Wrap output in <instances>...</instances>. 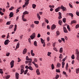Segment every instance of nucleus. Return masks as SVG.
I'll return each mask as SVG.
<instances>
[{
	"mask_svg": "<svg viewBox=\"0 0 79 79\" xmlns=\"http://www.w3.org/2000/svg\"><path fill=\"white\" fill-rule=\"evenodd\" d=\"M30 37L31 40H33V39H34V38L35 37V33H33L32 35L30 36Z\"/></svg>",
	"mask_w": 79,
	"mask_h": 79,
	"instance_id": "nucleus-1",
	"label": "nucleus"
},
{
	"mask_svg": "<svg viewBox=\"0 0 79 79\" xmlns=\"http://www.w3.org/2000/svg\"><path fill=\"white\" fill-rule=\"evenodd\" d=\"M14 62H15V61H14L13 60H12L10 63L11 66L10 68H13V66H14Z\"/></svg>",
	"mask_w": 79,
	"mask_h": 79,
	"instance_id": "nucleus-2",
	"label": "nucleus"
},
{
	"mask_svg": "<svg viewBox=\"0 0 79 79\" xmlns=\"http://www.w3.org/2000/svg\"><path fill=\"white\" fill-rule=\"evenodd\" d=\"M60 8H61L62 10L63 11H66V8L65 7H64L62 5L61 6V7H60Z\"/></svg>",
	"mask_w": 79,
	"mask_h": 79,
	"instance_id": "nucleus-3",
	"label": "nucleus"
},
{
	"mask_svg": "<svg viewBox=\"0 0 79 79\" xmlns=\"http://www.w3.org/2000/svg\"><path fill=\"white\" fill-rule=\"evenodd\" d=\"M10 42V41H9V40H6L4 42V44L5 45H8Z\"/></svg>",
	"mask_w": 79,
	"mask_h": 79,
	"instance_id": "nucleus-4",
	"label": "nucleus"
},
{
	"mask_svg": "<svg viewBox=\"0 0 79 79\" xmlns=\"http://www.w3.org/2000/svg\"><path fill=\"white\" fill-rule=\"evenodd\" d=\"M27 53V49L25 48L23 51V55H25Z\"/></svg>",
	"mask_w": 79,
	"mask_h": 79,
	"instance_id": "nucleus-5",
	"label": "nucleus"
},
{
	"mask_svg": "<svg viewBox=\"0 0 79 79\" xmlns=\"http://www.w3.org/2000/svg\"><path fill=\"white\" fill-rule=\"evenodd\" d=\"M14 15V14L13 13V12H11L10 13L9 15V18H11L13 16V15Z\"/></svg>",
	"mask_w": 79,
	"mask_h": 79,
	"instance_id": "nucleus-6",
	"label": "nucleus"
},
{
	"mask_svg": "<svg viewBox=\"0 0 79 79\" xmlns=\"http://www.w3.org/2000/svg\"><path fill=\"white\" fill-rule=\"evenodd\" d=\"M36 73L37 75H40V72H39V69H37L36 70Z\"/></svg>",
	"mask_w": 79,
	"mask_h": 79,
	"instance_id": "nucleus-7",
	"label": "nucleus"
},
{
	"mask_svg": "<svg viewBox=\"0 0 79 79\" xmlns=\"http://www.w3.org/2000/svg\"><path fill=\"white\" fill-rule=\"evenodd\" d=\"M55 28H56V25L55 24H53L52 26L51 29L52 30H53V29H54Z\"/></svg>",
	"mask_w": 79,
	"mask_h": 79,
	"instance_id": "nucleus-8",
	"label": "nucleus"
},
{
	"mask_svg": "<svg viewBox=\"0 0 79 79\" xmlns=\"http://www.w3.org/2000/svg\"><path fill=\"white\" fill-rule=\"evenodd\" d=\"M63 30L64 32L65 33H67L68 32V31L67 30V29H66V27H63Z\"/></svg>",
	"mask_w": 79,
	"mask_h": 79,
	"instance_id": "nucleus-9",
	"label": "nucleus"
},
{
	"mask_svg": "<svg viewBox=\"0 0 79 79\" xmlns=\"http://www.w3.org/2000/svg\"><path fill=\"white\" fill-rule=\"evenodd\" d=\"M25 5H28V4H29V0H25Z\"/></svg>",
	"mask_w": 79,
	"mask_h": 79,
	"instance_id": "nucleus-10",
	"label": "nucleus"
},
{
	"mask_svg": "<svg viewBox=\"0 0 79 79\" xmlns=\"http://www.w3.org/2000/svg\"><path fill=\"white\" fill-rule=\"evenodd\" d=\"M60 7H57L56 9L55 10V11L56 12H58L60 11Z\"/></svg>",
	"mask_w": 79,
	"mask_h": 79,
	"instance_id": "nucleus-11",
	"label": "nucleus"
},
{
	"mask_svg": "<svg viewBox=\"0 0 79 79\" xmlns=\"http://www.w3.org/2000/svg\"><path fill=\"white\" fill-rule=\"evenodd\" d=\"M18 77H19V73H15V77L17 79H18Z\"/></svg>",
	"mask_w": 79,
	"mask_h": 79,
	"instance_id": "nucleus-12",
	"label": "nucleus"
},
{
	"mask_svg": "<svg viewBox=\"0 0 79 79\" xmlns=\"http://www.w3.org/2000/svg\"><path fill=\"white\" fill-rule=\"evenodd\" d=\"M65 64V63H64V61L62 62V68H64V66Z\"/></svg>",
	"mask_w": 79,
	"mask_h": 79,
	"instance_id": "nucleus-13",
	"label": "nucleus"
},
{
	"mask_svg": "<svg viewBox=\"0 0 79 79\" xmlns=\"http://www.w3.org/2000/svg\"><path fill=\"white\" fill-rule=\"evenodd\" d=\"M23 15H28L29 12L27 11H25L23 13Z\"/></svg>",
	"mask_w": 79,
	"mask_h": 79,
	"instance_id": "nucleus-14",
	"label": "nucleus"
},
{
	"mask_svg": "<svg viewBox=\"0 0 79 79\" xmlns=\"http://www.w3.org/2000/svg\"><path fill=\"white\" fill-rule=\"evenodd\" d=\"M15 28L14 29V31L15 32L16 31V29H17V25L16 24L15 25Z\"/></svg>",
	"mask_w": 79,
	"mask_h": 79,
	"instance_id": "nucleus-15",
	"label": "nucleus"
},
{
	"mask_svg": "<svg viewBox=\"0 0 79 79\" xmlns=\"http://www.w3.org/2000/svg\"><path fill=\"white\" fill-rule=\"evenodd\" d=\"M37 16L39 20H40V16L39 14H37Z\"/></svg>",
	"mask_w": 79,
	"mask_h": 79,
	"instance_id": "nucleus-16",
	"label": "nucleus"
},
{
	"mask_svg": "<svg viewBox=\"0 0 79 79\" xmlns=\"http://www.w3.org/2000/svg\"><path fill=\"white\" fill-rule=\"evenodd\" d=\"M34 44L35 46V47H37V41H35L34 42Z\"/></svg>",
	"mask_w": 79,
	"mask_h": 79,
	"instance_id": "nucleus-17",
	"label": "nucleus"
},
{
	"mask_svg": "<svg viewBox=\"0 0 79 79\" xmlns=\"http://www.w3.org/2000/svg\"><path fill=\"white\" fill-rule=\"evenodd\" d=\"M76 73L77 74H78L79 73V68L76 69Z\"/></svg>",
	"mask_w": 79,
	"mask_h": 79,
	"instance_id": "nucleus-18",
	"label": "nucleus"
},
{
	"mask_svg": "<svg viewBox=\"0 0 79 79\" xmlns=\"http://www.w3.org/2000/svg\"><path fill=\"white\" fill-rule=\"evenodd\" d=\"M62 21L61 20H59L58 22V23L60 26H61V23H62Z\"/></svg>",
	"mask_w": 79,
	"mask_h": 79,
	"instance_id": "nucleus-19",
	"label": "nucleus"
},
{
	"mask_svg": "<svg viewBox=\"0 0 79 79\" xmlns=\"http://www.w3.org/2000/svg\"><path fill=\"white\" fill-rule=\"evenodd\" d=\"M32 62V61H27L26 60L25 61L26 64H27V63H31Z\"/></svg>",
	"mask_w": 79,
	"mask_h": 79,
	"instance_id": "nucleus-20",
	"label": "nucleus"
},
{
	"mask_svg": "<svg viewBox=\"0 0 79 79\" xmlns=\"http://www.w3.org/2000/svg\"><path fill=\"white\" fill-rule=\"evenodd\" d=\"M76 23V21L75 20H73L71 22V24H74V23Z\"/></svg>",
	"mask_w": 79,
	"mask_h": 79,
	"instance_id": "nucleus-21",
	"label": "nucleus"
},
{
	"mask_svg": "<svg viewBox=\"0 0 79 79\" xmlns=\"http://www.w3.org/2000/svg\"><path fill=\"white\" fill-rule=\"evenodd\" d=\"M32 7L33 8H35V7H36V5H35V4H33L32 5Z\"/></svg>",
	"mask_w": 79,
	"mask_h": 79,
	"instance_id": "nucleus-22",
	"label": "nucleus"
},
{
	"mask_svg": "<svg viewBox=\"0 0 79 79\" xmlns=\"http://www.w3.org/2000/svg\"><path fill=\"white\" fill-rule=\"evenodd\" d=\"M28 69H30V70H31V71H32V70H33V69L32 68V67H31V66H29V67Z\"/></svg>",
	"mask_w": 79,
	"mask_h": 79,
	"instance_id": "nucleus-23",
	"label": "nucleus"
},
{
	"mask_svg": "<svg viewBox=\"0 0 79 79\" xmlns=\"http://www.w3.org/2000/svg\"><path fill=\"white\" fill-rule=\"evenodd\" d=\"M69 16H71V17H72V18H73V14L72 13H69Z\"/></svg>",
	"mask_w": 79,
	"mask_h": 79,
	"instance_id": "nucleus-24",
	"label": "nucleus"
},
{
	"mask_svg": "<svg viewBox=\"0 0 79 79\" xmlns=\"http://www.w3.org/2000/svg\"><path fill=\"white\" fill-rule=\"evenodd\" d=\"M60 53H63V48H61L60 49Z\"/></svg>",
	"mask_w": 79,
	"mask_h": 79,
	"instance_id": "nucleus-25",
	"label": "nucleus"
},
{
	"mask_svg": "<svg viewBox=\"0 0 79 79\" xmlns=\"http://www.w3.org/2000/svg\"><path fill=\"white\" fill-rule=\"evenodd\" d=\"M66 18H64L62 20L63 22H64V23H66Z\"/></svg>",
	"mask_w": 79,
	"mask_h": 79,
	"instance_id": "nucleus-26",
	"label": "nucleus"
},
{
	"mask_svg": "<svg viewBox=\"0 0 79 79\" xmlns=\"http://www.w3.org/2000/svg\"><path fill=\"white\" fill-rule=\"evenodd\" d=\"M34 23L35 24H38L39 23V21H35Z\"/></svg>",
	"mask_w": 79,
	"mask_h": 79,
	"instance_id": "nucleus-27",
	"label": "nucleus"
},
{
	"mask_svg": "<svg viewBox=\"0 0 79 79\" xmlns=\"http://www.w3.org/2000/svg\"><path fill=\"white\" fill-rule=\"evenodd\" d=\"M51 66L52 69H53L54 68H55V66H54V65H53V64H52L51 65Z\"/></svg>",
	"mask_w": 79,
	"mask_h": 79,
	"instance_id": "nucleus-28",
	"label": "nucleus"
},
{
	"mask_svg": "<svg viewBox=\"0 0 79 79\" xmlns=\"http://www.w3.org/2000/svg\"><path fill=\"white\" fill-rule=\"evenodd\" d=\"M59 58H60V59H62L63 58V56L62 54H60V56H59Z\"/></svg>",
	"mask_w": 79,
	"mask_h": 79,
	"instance_id": "nucleus-29",
	"label": "nucleus"
},
{
	"mask_svg": "<svg viewBox=\"0 0 79 79\" xmlns=\"http://www.w3.org/2000/svg\"><path fill=\"white\" fill-rule=\"evenodd\" d=\"M67 28L68 29L69 31H70V28H69V25H68L67 26Z\"/></svg>",
	"mask_w": 79,
	"mask_h": 79,
	"instance_id": "nucleus-30",
	"label": "nucleus"
},
{
	"mask_svg": "<svg viewBox=\"0 0 79 79\" xmlns=\"http://www.w3.org/2000/svg\"><path fill=\"white\" fill-rule=\"evenodd\" d=\"M44 19L45 20V21L46 22V23L47 24H48V23H49V22L48 21V20L46 19Z\"/></svg>",
	"mask_w": 79,
	"mask_h": 79,
	"instance_id": "nucleus-31",
	"label": "nucleus"
},
{
	"mask_svg": "<svg viewBox=\"0 0 79 79\" xmlns=\"http://www.w3.org/2000/svg\"><path fill=\"white\" fill-rule=\"evenodd\" d=\"M28 71V70L27 69H26V70H25L24 72V74H26V73H27Z\"/></svg>",
	"mask_w": 79,
	"mask_h": 79,
	"instance_id": "nucleus-32",
	"label": "nucleus"
},
{
	"mask_svg": "<svg viewBox=\"0 0 79 79\" xmlns=\"http://www.w3.org/2000/svg\"><path fill=\"white\" fill-rule=\"evenodd\" d=\"M60 66H61V64L60 63H58L57 65V67H60Z\"/></svg>",
	"mask_w": 79,
	"mask_h": 79,
	"instance_id": "nucleus-33",
	"label": "nucleus"
},
{
	"mask_svg": "<svg viewBox=\"0 0 79 79\" xmlns=\"http://www.w3.org/2000/svg\"><path fill=\"white\" fill-rule=\"evenodd\" d=\"M56 34L57 35H60V31H57L56 32Z\"/></svg>",
	"mask_w": 79,
	"mask_h": 79,
	"instance_id": "nucleus-34",
	"label": "nucleus"
},
{
	"mask_svg": "<svg viewBox=\"0 0 79 79\" xmlns=\"http://www.w3.org/2000/svg\"><path fill=\"white\" fill-rule=\"evenodd\" d=\"M41 41L42 44H44V40H43L42 38H41Z\"/></svg>",
	"mask_w": 79,
	"mask_h": 79,
	"instance_id": "nucleus-35",
	"label": "nucleus"
},
{
	"mask_svg": "<svg viewBox=\"0 0 79 79\" xmlns=\"http://www.w3.org/2000/svg\"><path fill=\"white\" fill-rule=\"evenodd\" d=\"M60 77V76L58 75H57L56 76V79H58V78Z\"/></svg>",
	"mask_w": 79,
	"mask_h": 79,
	"instance_id": "nucleus-36",
	"label": "nucleus"
},
{
	"mask_svg": "<svg viewBox=\"0 0 79 79\" xmlns=\"http://www.w3.org/2000/svg\"><path fill=\"white\" fill-rule=\"evenodd\" d=\"M0 74H3V70L2 69H0Z\"/></svg>",
	"mask_w": 79,
	"mask_h": 79,
	"instance_id": "nucleus-37",
	"label": "nucleus"
},
{
	"mask_svg": "<svg viewBox=\"0 0 79 79\" xmlns=\"http://www.w3.org/2000/svg\"><path fill=\"white\" fill-rule=\"evenodd\" d=\"M71 58H72V59L73 60H74V58H75V57H74V55H73L72 56Z\"/></svg>",
	"mask_w": 79,
	"mask_h": 79,
	"instance_id": "nucleus-38",
	"label": "nucleus"
},
{
	"mask_svg": "<svg viewBox=\"0 0 79 79\" xmlns=\"http://www.w3.org/2000/svg\"><path fill=\"white\" fill-rule=\"evenodd\" d=\"M76 29H77L78 27H79V25L78 24H77L75 26Z\"/></svg>",
	"mask_w": 79,
	"mask_h": 79,
	"instance_id": "nucleus-39",
	"label": "nucleus"
},
{
	"mask_svg": "<svg viewBox=\"0 0 79 79\" xmlns=\"http://www.w3.org/2000/svg\"><path fill=\"white\" fill-rule=\"evenodd\" d=\"M10 75H8L6 77V79H9V78H10Z\"/></svg>",
	"mask_w": 79,
	"mask_h": 79,
	"instance_id": "nucleus-40",
	"label": "nucleus"
},
{
	"mask_svg": "<svg viewBox=\"0 0 79 79\" xmlns=\"http://www.w3.org/2000/svg\"><path fill=\"white\" fill-rule=\"evenodd\" d=\"M56 71L57 73H60V69H56Z\"/></svg>",
	"mask_w": 79,
	"mask_h": 79,
	"instance_id": "nucleus-41",
	"label": "nucleus"
},
{
	"mask_svg": "<svg viewBox=\"0 0 79 79\" xmlns=\"http://www.w3.org/2000/svg\"><path fill=\"white\" fill-rule=\"evenodd\" d=\"M23 35H21L20 36H19V37L20 38V39H21V40L22 39V38H23Z\"/></svg>",
	"mask_w": 79,
	"mask_h": 79,
	"instance_id": "nucleus-42",
	"label": "nucleus"
},
{
	"mask_svg": "<svg viewBox=\"0 0 79 79\" xmlns=\"http://www.w3.org/2000/svg\"><path fill=\"white\" fill-rule=\"evenodd\" d=\"M51 54H52V53L49 52H48V56H50Z\"/></svg>",
	"mask_w": 79,
	"mask_h": 79,
	"instance_id": "nucleus-43",
	"label": "nucleus"
},
{
	"mask_svg": "<svg viewBox=\"0 0 79 79\" xmlns=\"http://www.w3.org/2000/svg\"><path fill=\"white\" fill-rule=\"evenodd\" d=\"M53 50H55V51H56V52H57L58 51V50H57V49L56 48H53Z\"/></svg>",
	"mask_w": 79,
	"mask_h": 79,
	"instance_id": "nucleus-44",
	"label": "nucleus"
},
{
	"mask_svg": "<svg viewBox=\"0 0 79 79\" xmlns=\"http://www.w3.org/2000/svg\"><path fill=\"white\" fill-rule=\"evenodd\" d=\"M6 24H7V25H10V22H7Z\"/></svg>",
	"mask_w": 79,
	"mask_h": 79,
	"instance_id": "nucleus-45",
	"label": "nucleus"
},
{
	"mask_svg": "<svg viewBox=\"0 0 79 79\" xmlns=\"http://www.w3.org/2000/svg\"><path fill=\"white\" fill-rule=\"evenodd\" d=\"M0 15H1V16H3V15H4V13L3 12H2V11H0Z\"/></svg>",
	"mask_w": 79,
	"mask_h": 79,
	"instance_id": "nucleus-46",
	"label": "nucleus"
},
{
	"mask_svg": "<svg viewBox=\"0 0 79 79\" xmlns=\"http://www.w3.org/2000/svg\"><path fill=\"white\" fill-rule=\"evenodd\" d=\"M9 55H10V52H8V53H7L6 54V56H8Z\"/></svg>",
	"mask_w": 79,
	"mask_h": 79,
	"instance_id": "nucleus-47",
	"label": "nucleus"
},
{
	"mask_svg": "<svg viewBox=\"0 0 79 79\" xmlns=\"http://www.w3.org/2000/svg\"><path fill=\"white\" fill-rule=\"evenodd\" d=\"M18 62H20V61H21V59H20V58L19 57L18 58Z\"/></svg>",
	"mask_w": 79,
	"mask_h": 79,
	"instance_id": "nucleus-48",
	"label": "nucleus"
},
{
	"mask_svg": "<svg viewBox=\"0 0 79 79\" xmlns=\"http://www.w3.org/2000/svg\"><path fill=\"white\" fill-rule=\"evenodd\" d=\"M6 36V35H3L2 36V38H5V37Z\"/></svg>",
	"mask_w": 79,
	"mask_h": 79,
	"instance_id": "nucleus-49",
	"label": "nucleus"
},
{
	"mask_svg": "<svg viewBox=\"0 0 79 79\" xmlns=\"http://www.w3.org/2000/svg\"><path fill=\"white\" fill-rule=\"evenodd\" d=\"M79 55H77V57H76V59L77 60H79Z\"/></svg>",
	"mask_w": 79,
	"mask_h": 79,
	"instance_id": "nucleus-50",
	"label": "nucleus"
},
{
	"mask_svg": "<svg viewBox=\"0 0 79 79\" xmlns=\"http://www.w3.org/2000/svg\"><path fill=\"white\" fill-rule=\"evenodd\" d=\"M76 14L77 16H79V12H76Z\"/></svg>",
	"mask_w": 79,
	"mask_h": 79,
	"instance_id": "nucleus-51",
	"label": "nucleus"
},
{
	"mask_svg": "<svg viewBox=\"0 0 79 79\" xmlns=\"http://www.w3.org/2000/svg\"><path fill=\"white\" fill-rule=\"evenodd\" d=\"M31 27H32L33 28H34V25L32 24L31 25Z\"/></svg>",
	"mask_w": 79,
	"mask_h": 79,
	"instance_id": "nucleus-52",
	"label": "nucleus"
},
{
	"mask_svg": "<svg viewBox=\"0 0 79 79\" xmlns=\"http://www.w3.org/2000/svg\"><path fill=\"white\" fill-rule=\"evenodd\" d=\"M62 18V17L61 16H59L58 17V19H60Z\"/></svg>",
	"mask_w": 79,
	"mask_h": 79,
	"instance_id": "nucleus-53",
	"label": "nucleus"
},
{
	"mask_svg": "<svg viewBox=\"0 0 79 79\" xmlns=\"http://www.w3.org/2000/svg\"><path fill=\"white\" fill-rule=\"evenodd\" d=\"M69 6H70L71 8H73V6L71 4L69 3Z\"/></svg>",
	"mask_w": 79,
	"mask_h": 79,
	"instance_id": "nucleus-54",
	"label": "nucleus"
},
{
	"mask_svg": "<svg viewBox=\"0 0 79 79\" xmlns=\"http://www.w3.org/2000/svg\"><path fill=\"white\" fill-rule=\"evenodd\" d=\"M13 27V25H11L10 26L9 28H10V29H11V28H12Z\"/></svg>",
	"mask_w": 79,
	"mask_h": 79,
	"instance_id": "nucleus-55",
	"label": "nucleus"
},
{
	"mask_svg": "<svg viewBox=\"0 0 79 79\" xmlns=\"http://www.w3.org/2000/svg\"><path fill=\"white\" fill-rule=\"evenodd\" d=\"M40 37V34L39 33L38 34V35H37V37L38 38H39Z\"/></svg>",
	"mask_w": 79,
	"mask_h": 79,
	"instance_id": "nucleus-56",
	"label": "nucleus"
},
{
	"mask_svg": "<svg viewBox=\"0 0 79 79\" xmlns=\"http://www.w3.org/2000/svg\"><path fill=\"white\" fill-rule=\"evenodd\" d=\"M35 66L36 68H37L38 67V65L37 64H35Z\"/></svg>",
	"mask_w": 79,
	"mask_h": 79,
	"instance_id": "nucleus-57",
	"label": "nucleus"
},
{
	"mask_svg": "<svg viewBox=\"0 0 79 79\" xmlns=\"http://www.w3.org/2000/svg\"><path fill=\"white\" fill-rule=\"evenodd\" d=\"M47 28L48 29H50V26H49V25H48L47 26Z\"/></svg>",
	"mask_w": 79,
	"mask_h": 79,
	"instance_id": "nucleus-58",
	"label": "nucleus"
},
{
	"mask_svg": "<svg viewBox=\"0 0 79 79\" xmlns=\"http://www.w3.org/2000/svg\"><path fill=\"white\" fill-rule=\"evenodd\" d=\"M34 61L35 62H37V60L35 58L34 59Z\"/></svg>",
	"mask_w": 79,
	"mask_h": 79,
	"instance_id": "nucleus-59",
	"label": "nucleus"
},
{
	"mask_svg": "<svg viewBox=\"0 0 79 79\" xmlns=\"http://www.w3.org/2000/svg\"><path fill=\"white\" fill-rule=\"evenodd\" d=\"M22 20H23V21H26L27 20L26 19H22Z\"/></svg>",
	"mask_w": 79,
	"mask_h": 79,
	"instance_id": "nucleus-60",
	"label": "nucleus"
},
{
	"mask_svg": "<svg viewBox=\"0 0 79 79\" xmlns=\"http://www.w3.org/2000/svg\"><path fill=\"white\" fill-rule=\"evenodd\" d=\"M25 68L26 69H29V67H28V66L27 65L25 66Z\"/></svg>",
	"mask_w": 79,
	"mask_h": 79,
	"instance_id": "nucleus-61",
	"label": "nucleus"
},
{
	"mask_svg": "<svg viewBox=\"0 0 79 79\" xmlns=\"http://www.w3.org/2000/svg\"><path fill=\"white\" fill-rule=\"evenodd\" d=\"M24 70L23 69H21V72H22L23 73H24Z\"/></svg>",
	"mask_w": 79,
	"mask_h": 79,
	"instance_id": "nucleus-62",
	"label": "nucleus"
},
{
	"mask_svg": "<svg viewBox=\"0 0 79 79\" xmlns=\"http://www.w3.org/2000/svg\"><path fill=\"white\" fill-rule=\"evenodd\" d=\"M28 59H29V57L27 56L26 57V60H28Z\"/></svg>",
	"mask_w": 79,
	"mask_h": 79,
	"instance_id": "nucleus-63",
	"label": "nucleus"
},
{
	"mask_svg": "<svg viewBox=\"0 0 79 79\" xmlns=\"http://www.w3.org/2000/svg\"><path fill=\"white\" fill-rule=\"evenodd\" d=\"M77 55H79V52H77Z\"/></svg>",
	"mask_w": 79,
	"mask_h": 79,
	"instance_id": "nucleus-64",
	"label": "nucleus"
}]
</instances>
